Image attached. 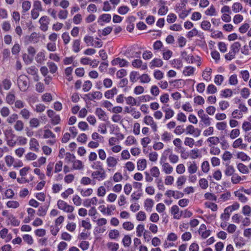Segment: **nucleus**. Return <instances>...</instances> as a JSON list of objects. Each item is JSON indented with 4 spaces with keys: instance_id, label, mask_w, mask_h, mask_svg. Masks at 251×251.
<instances>
[{
    "instance_id": "14",
    "label": "nucleus",
    "mask_w": 251,
    "mask_h": 251,
    "mask_svg": "<svg viewBox=\"0 0 251 251\" xmlns=\"http://www.w3.org/2000/svg\"><path fill=\"white\" fill-rule=\"evenodd\" d=\"M33 57H32L29 54H27L25 53L23 54V60L25 64H26V65L31 64L33 61Z\"/></svg>"
},
{
    "instance_id": "54",
    "label": "nucleus",
    "mask_w": 251,
    "mask_h": 251,
    "mask_svg": "<svg viewBox=\"0 0 251 251\" xmlns=\"http://www.w3.org/2000/svg\"><path fill=\"white\" fill-rule=\"evenodd\" d=\"M144 225L140 224L136 228V233L137 236L138 237H141L142 235V233L144 230Z\"/></svg>"
},
{
    "instance_id": "46",
    "label": "nucleus",
    "mask_w": 251,
    "mask_h": 251,
    "mask_svg": "<svg viewBox=\"0 0 251 251\" xmlns=\"http://www.w3.org/2000/svg\"><path fill=\"white\" fill-rule=\"evenodd\" d=\"M123 226L127 230H131L134 228V225L130 222H126L123 223Z\"/></svg>"
},
{
    "instance_id": "29",
    "label": "nucleus",
    "mask_w": 251,
    "mask_h": 251,
    "mask_svg": "<svg viewBox=\"0 0 251 251\" xmlns=\"http://www.w3.org/2000/svg\"><path fill=\"white\" fill-rule=\"evenodd\" d=\"M242 213L247 216H250L251 215V208L249 205H246L242 208Z\"/></svg>"
},
{
    "instance_id": "37",
    "label": "nucleus",
    "mask_w": 251,
    "mask_h": 251,
    "mask_svg": "<svg viewBox=\"0 0 251 251\" xmlns=\"http://www.w3.org/2000/svg\"><path fill=\"white\" fill-rule=\"evenodd\" d=\"M153 205V201L151 199H147L144 202V206L147 210L148 208L151 209Z\"/></svg>"
},
{
    "instance_id": "52",
    "label": "nucleus",
    "mask_w": 251,
    "mask_h": 251,
    "mask_svg": "<svg viewBox=\"0 0 251 251\" xmlns=\"http://www.w3.org/2000/svg\"><path fill=\"white\" fill-rule=\"evenodd\" d=\"M151 176L155 177H158L159 176V174H160V172H159L158 168L155 166L153 167L151 169Z\"/></svg>"
},
{
    "instance_id": "36",
    "label": "nucleus",
    "mask_w": 251,
    "mask_h": 251,
    "mask_svg": "<svg viewBox=\"0 0 251 251\" xmlns=\"http://www.w3.org/2000/svg\"><path fill=\"white\" fill-rule=\"evenodd\" d=\"M21 50V47L18 43H15L13 46L11 51L13 55L18 54Z\"/></svg>"
},
{
    "instance_id": "1",
    "label": "nucleus",
    "mask_w": 251,
    "mask_h": 251,
    "mask_svg": "<svg viewBox=\"0 0 251 251\" xmlns=\"http://www.w3.org/2000/svg\"><path fill=\"white\" fill-rule=\"evenodd\" d=\"M28 78L25 75H21L18 78L17 82L21 91L25 92L28 88Z\"/></svg>"
},
{
    "instance_id": "50",
    "label": "nucleus",
    "mask_w": 251,
    "mask_h": 251,
    "mask_svg": "<svg viewBox=\"0 0 251 251\" xmlns=\"http://www.w3.org/2000/svg\"><path fill=\"white\" fill-rule=\"evenodd\" d=\"M199 184L200 187L203 189H206L208 186V181L205 178H201L199 181Z\"/></svg>"
},
{
    "instance_id": "49",
    "label": "nucleus",
    "mask_w": 251,
    "mask_h": 251,
    "mask_svg": "<svg viewBox=\"0 0 251 251\" xmlns=\"http://www.w3.org/2000/svg\"><path fill=\"white\" fill-rule=\"evenodd\" d=\"M31 7V3L29 1H25L22 3V8L23 12H25L27 11Z\"/></svg>"
},
{
    "instance_id": "22",
    "label": "nucleus",
    "mask_w": 251,
    "mask_h": 251,
    "mask_svg": "<svg viewBox=\"0 0 251 251\" xmlns=\"http://www.w3.org/2000/svg\"><path fill=\"white\" fill-rule=\"evenodd\" d=\"M197 170L198 167L195 162H193L192 163H191L188 168V171L190 174L195 173L197 171Z\"/></svg>"
},
{
    "instance_id": "44",
    "label": "nucleus",
    "mask_w": 251,
    "mask_h": 251,
    "mask_svg": "<svg viewBox=\"0 0 251 251\" xmlns=\"http://www.w3.org/2000/svg\"><path fill=\"white\" fill-rule=\"evenodd\" d=\"M27 73L31 75H34L37 74L38 69L34 66H31L26 69Z\"/></svg>"
},
{
    "instance_id": "7",
    "label": "nucleus",
    "mask_w": 251,
    "mask_h": 251,
    "mask_svg": "<svg viewBox=\"0 0 251 251\" xmlns=\"http://www.w3.org/2000/svg\"><path fill=\"white\" fill-rule=\"evenodd\" d=\"M163 64V62L161 59L159 58H154L150 62V67H160Z\"/></svg>"
},
{
    "instance_id": "61",
    "label": "nucleus",
    "mask_w": 251,
    "mask_h": 251,
    "mask_svg": "<svg viewBox=\"0 0 251 251\" xmlns=\"http://www.w3.org/2000/svg\"><path fill=\"white\" fill-rule=\"evenodd\" d=\"M127 75L126 71L124 69H121L119 70L116 74L117 77L119 78H121L124 76H126Z\"/></svg>"
},
{
    "instance_id": "11",
    "label": "nucleus",
    "mask_w": 251,
    "mask_h": 251,
    "mask_svg": "<svg viewBox=\"0 0 251 251\" xmlns=\"http://www.w3.org/2000/svg\"><path fill=\"white\" fill-rule=\"evenodd\" d=\"M162 166L163 171L166 174H170L172 172L173 168L168 163H163Z\"/></svg>"
},
{
    "instance_id": "58",
    "label": "nucleus",
    "mask_w": 251,
    "mask_h": 251,
    "mask_svg": "<svg viewBox=\"0 0 251 251\" xmlns=\"http://www.w3.org/2000/svg\"><path fill=\"white\" fill-rule=\"evenodd\" d=\"M241 180L242 178L237 174H234L231 177V182L233 184H237Z\"/></svg>"
},
{
    "instance_id": "9",
    "label": "nucleus",
    "mask_w": 251,
    "mask_h": 251,
    "mask_svg": "<svg viewBox=\"0 0 251 251\" xmlns=\"http://www.w3.org/2000/svg\"><path fill=\"white\" fill-rule=\"evenodd\" d=\"M30 149L33 150L35 151H37L39 149L37 146H39V143L37 140L35 138H31L29 142Z\"/></svg>"
},
{
    "instance_id": "38",
    "label": "nucleus",
    "mask_w": 251,
    "mask_h": 251,
    "mask_svg": "<svg viewBox=\"0 0 251 251\" xmlns=\"http://www.w3.org/2000/svg\"><path fill=\"white\" fill-rule=\"evenodd\" d=\"M173 135L167 131L163 133L162 135V140L165 142H168L171 140Z\"/></svg>"
},
{
    "instance_id": "43",
    "label": "nucleus",
    "mask_w": 251,
    "mask_h": 251,
    "mask_svg": "<svg viewBox=\"0 0 251 251\" xmlns=\"http://www.w3.org/2000/svg\"><path fill=\"white\" fill-rule=\"evenodd\" d=\"M75 156L74 154H71L70 152H67L66 153L65 160L67 162H73L75 161Z\"/></svg>"
},
{
    "instance_id": "32",
    "label": "nucleus",
    "mask_w": 251,
    "mask_h": 251,
    "mask_svg": "<svg viewBox=\"0 0 251 251\" xmlns=\"http://www.w3.org/2000/svg\"><path fill=\"white\" fill-rule=\"evenodd\" d=\"M107 247L111 251H117L119 248V244L116 243L109 242L107 244Z\"/></svg>"
},
{
    "instance_id": "60",
    "label": "nucleus",
    "mask_w": 251,
    "mask_h": 251,
    "mask_svg": "<svg viewBox=\"0 0 251 251\" xmlns=\"http://www.w3.org/2000/svg\"><path fill=\"white\" fill-rule=\"evenodd\" d=\"M111 19V15L109 14H103L100 16V19H101L103 22L106 23L109 22Z\"/></svg>"
},
{
    "instance_id": "5",
    "label": "nucleus",
    "mask_w": 251,
    "mask_h": 251,
    "mask_svg": "<svg viewBox=\"0 0 251 251\" xmlns=\"http://www.w3.org/2000/svg\"><path fill=\"white\" fill-rule=\"evenodd\" d=\"M95 114L100 119L104 121L106 120V113L101 108H97L96 109Z\"/></svg>"
},
{
    "instance_id": "13",
    "label": "nucleus",
    "mask_w": 251,
    "mask_h": 251,
    "mask_svg": "<svg viewBox=\"0 0 251 251\" xmlns=\"http://www.w3.org/2000/svg\"><path fill=\"white\" fill-rule=\"evenodd\" d=\"M49 205L40 206L38 210L37 215L39 216H45L48 209Z\"/></svg>"
},
{
    "instance_id": "56",
    "label": "nucleus",
    "mask_w": 251,
    "mask_h": 251,
    "mask_svg": "<svg viewBox=\"0 0 251 251\" xmlns=\"http://www.w3.org/2000/svg\"><path fill=\"white\" fill-rule=\"evenodd\" d=\"M23 240L29 245H31L33 243L32 237L28 234L24 235L23 237Z\"/></svg>"
},
{
    "instance_id": "33",
    "label": "nucleus",
    "mask_w": 251,
    "mask_h": 251,
    "mask_svg": "<svg viewBox=\"0 0 251 251\" xmlns=\"http://www.w3.org/2000/svg\"><path fill=\"white\" fill-rule=\"evenodd\" d=\"M92 86V84L90 81H85L83 85V90L84 92H88L91 89Z\"/></svg>"
},
{
    "instance_id": "45",
    "label": "nucleus",
    "mask_w": 251,
    "mask_h": 251,
    "mask_svg": "<svg viewBox=\"0 0 251 251\" xmlns=\"http://www.w3.org/2000/svg\"><path fill=\"white\" fill-rule=\"evenodd\" d=\"M241 95L243 98H248L250 95V90L246 87L243 88L241 91Z\"/></svg>"
},
{
    "instance_id": "4",
    "label": "nucleus",
    "mask_w": 251,
    "mask_h": 251,
    "mask_svg": "<svg viewBox=\"0 0 251 251\" xmlns=\"http://www.w3.org/2000/svg\"><path fill=\"white\" fill-rule=\"evenodd\" d=\"M111 64L113 66L119 64L121 67H122L127 66L128 62L124 59L118 57L113 59L111 61Z\"/></svg>"
},
{
    "instance_id": "42",
    "label": "nucleus",
    "mask_w": 251,
    "mask_h": 251,
    "mask_svg": "<svg viewBox=\"0 0 251 251\" xmlns=\"http://www.w3.org/2000/svg\"><path fill=\"white\" fill-rule=\"evenodd\" d=\"M224 81V77L222 75H217L214 78V82L217 85H221Z\"/></svg>"
},
{
    "instance_id": "51",
    "label": "nucleus",
    "mask_w": 251,
    "mask_h": 251,
    "mask_svg": "<svg viewBox=\"0 0 251 251\" xmlns=\"http://www.w3.org/2000/svg\"><path fill=\"white\" fill-rule=\"evenodd\" d=\"M48 64L50 69V72L52 74L55 73L57 70V67L55 65V64L53 62H49Z\"/></svg>"
},
{
    "instance_id": "34",
    "label": "nucleus",
    "mask_w": 251,
    "mask_h": 251,
    "mask_svg": "<svg viewBox=\"0 0 251 251\" xmlns=\"http://www.w3.org/2000/svg\"><path fill=\"white\" fill-rule=\"evenodd\" d=\"M20 114L22 115V117L25 120H28L30 117V112L27 109H23L21 111Z\"/></svg>"
},
{
    "instance_id": "19",
    "label": "nucleus",
    "mask_w": 251,
    "mask_h": 251,
    "mask_svg": "<svg viewBox=\"0 0 251 251\" xmlns=\"http://www.w3.org/2000/svg\"><path fill=\"white\" fill-rule=\"evenodd\" d=\"M147 166L146 160L145 159L139 160L137 162V169L138 170H144Z\"/></svg>"
},
{
    "instance_id": "25",
    "label": "nucleus",
    "mask_w": 251,
    "mask_h": 251,
    "mask_svg": "<svg viewBox=\"0 0 251 251\" xmlns=\"http://www.w3.org/2000/svg\"><path fill=\"white\" fill-rule=\"evenodd\" d=\"M73 50L74 52H78L80 51V40L76 39L74 40L73 45Z\"/></svg>"
},
{
    "instance_id": "40",
    "label": "nucleus",
    "mask_w": 251,
    "mask_h": 251,
    "mask_svg": "<svg viewBox=\"0 0 251 251\" xmlns=\"http://www.w3.org/2000/svg\"><path fill=\"white\" fill-rule=\"evenodd\" d=\"M73 168L76 170L82 169L83 165L82 162L78 160H75L73 162Z\"/></svg>"
},
{
    "instance_id": "18",
    "label": "nucleus",
    "mask_w": 251,
    "mask_h": 251,
    "mask_svg": "<svg viewBox=\"0 0 251 251\" xmlns=\"http://www.w3.org/2000/svg\"><path fill=\"white\" fill-rule=\"evenodd\" d=\"M39 40L38 34L35 32H32L28 37L29 41L34 43H37Z\"/></svg>"
},
{
    "instance_id": "3",
    "label": "nucleus",
    "mask_w": 251,
    "mask_h": 251,
    "mask_svg": "<svg viewBox=\"0 0 251 251\" xmlns=\"http://www.w3.org/2000/svg\"><path fill=\"white\" fill-rule=\"evenodd\" d=\"M106 176L105 171H95L92 174V176L93 178L99 180L104 179L105 178Z\"/></svg>"
},
{
    "instance_id": "28",
    "label": "nucleus",
    "mask_w": 251,
    "mask_h": 251,
    "mask_svg": "<svg viewBox=\"0 0 251 251\" xmlns=\"http://www.w3.org/2000/svg\"><path fill=\"white\" fill-rule=\"evenodd\" d=\"M221 95L224 98L230 97L232 95V91L230 89H226L221 91Z\"/></svg>"
},
{
    "instance_id": "15",
    "label": "nucleus",
    "mask_w": 251,
    "mask_h": 251,
    "mask_svg": "<svg viewBox=\"0 0 251 251\" xmlns=\"http://www.w3.org/2000/svg\"><path fill=\"white\" fill-rule=\"evenodd\" d=\"M226 169L225 171V174L227 176H231L234 174L235 172V170L232 166L228 165V164H226Z\"/></svg>"
},
{
    "instance_id": "62",
    "label": "nucleus",
    "mask_w": 251,
    "mask_h": 251,
    "mask_svg": "<svg viewBox=\"0 0 251 251\" xmlns=\"http://www.w3.org/2000/svg\"><path fill=\"white\" fill-rule=\"evenodd\" d=\"M217 90V88L213 84H210L208 86L206 91L209 94H214Z\"/></svg>"
},
{
    "instance_id": "27",
    "label": "nucleus",
    "mask_w": 251,
    "mask_h": 251,
    "mask_svg": "<svg viewBox=\"0 0 251 251\" xmlns=\"http://www.w3.org/2000/svg\"><path fill=\"white\" fill-rule=\"evenodd\" d=\"M14 128L16 131H21L24 128V123L21 120H18L16 121L15 125H14Z\"/></svg>"
},
{
    "instance_id": "10",
    "label": "nucleus",
    "mask_w": 251,
    "mask_h": 251,
    "mask_svg": "<svg viewBox=\"0 0 251 251\" xmlns=\"http://www.w3.org/2000/svg\"><path fill=\"white\" fill-rule=\"evenodd\" d=\"M237 167L239 171L242 174H246L249 173V170L248 167L243 163H239Z\"/></svg>"
},
{
    "instance_id": "41",
    "label": "nucleus",
    "mask_w": 251,
    "mask_h": 251,
    "mask_svg": "<svg viewBox=\"0 0 251 251\" xmlns=\"http://www.w3.org/2000/svg\"><path fill=\"white\" fill-rule=\"evenodd\" d=\"M198 35L199 36H201V35L198 34V31L196 28H193L192 30L189 31L186 35V36L188 38H191L194 36Z\"/></svg>"
},
{
    "instance_id": "23",
    "label": "nucleus",
    "mask_w": 251,
    "mask_h": 251,
    "mask_svg": "<svg viewBox=\"0 0 251 251\" xmlns=\"http://www.w3.org/2000/svg\"><path fill=\"white\" fill-rule=\"evenodd\" d=\"M237 158L241 159L242 161H249L251 158L243 152H238L237 154Z\"/></svg>"
},
{
    "instance_id": "8",
    "label": "nucleus",
    "mask_w": 251,
    "mask_h": 251,
    "mask_svg": "<svg viewBox=\"0 0 251 251\" xmlns=\"http://www.w3.org/2000/svg\"><path fill=\"white\" fill-rule=\"evenodd\" d=\"M118 90L116 87L113 88L111 90L106 91L104 93V96L106 98L109 99L113 97V96L117 94Z\"/></svg>"
},
{
    "instance_id": "48",
    "label": "nucleus",
    "mask_w": 251,
    "mask_h": 251,
    "mask_svg": "<svg viewBox=\"0 0 251 251\" xmlns=\"http://www.w3.org/2000/svg\"><path fill=\"white\" fill-rule=\"evenodd\" d=\"M237 75L235 74L231 75L229 79V83L230 85H235L238 83Z\"/></svg>"
},
{
    "instance_id": "16",
    "label": "nucleus",
    "mask_w": 251,
    "mask_h": 251,
    "mask_svg": "<svg viewBox=\"0 0 251 251\" xmlns=\"http://www.w3.org/2000/svg\"><path fill=\"white\" fill-rule=\"evenodd\" d=\"M77 190L80 192L81 195L83 197H87L91 195L93 193V189L91 188H88L85 191H84L82 189L77 188Z\"/></svg>"
},
{
    "instance_id": "63",
    "label": "nucleus",
    "mask_w": 251,
    "mask_h": 251,
    "mask_svg": "<svg viewBox=\"0 0 251 251\" xmlns=\"http://www.w3.org/2000/svg\"><path fill=\"white\" fill-rule=\"evenodd\" d=\"M194 101L199 105H201L204 103V100L201 96H198L194 98Z\"/></svg>"
},
{
    "instance_id": "47",
    "label": "nucleus",
    "mask_w": 251,
    "mask_h": 251,
    "mask_svg": "<svg viewBox=\"0 0 251 251\" xmlns=\"http://www.w3.org/2000/svg\"><path fill=\"white\" fill-rule=\"evenodd\" d=\"M201 27L204 30H209L211 27V24L207 21H204L201 24Z\"/></svg>"
},
{
    "instance_id": "55",
    "label": "nucleus",
    "mask_w": 251,
    "mask_h": 251,
    "mask_svg": "<svg viewBox=\"0 0 251 251\" xmlns=\"http://www.w3.org/2000/svg\"><path fill=\"white\" fill-rule=\"evenodd\" d=\"M6 101L9 104H12L15 100V96L14 94H9L6 97Z\"/></svg>"
},
{
    "instance_id": "31",
    "label": "nucleus",
    "mask_w": 251,
    "mask_h": 251,
    "mask_svg": "<svg viewBox=\"0 0 251 251\" xmlns=\"http://www.w3.org/2000/svg\"><path fill=\"white\" fill-rule=\"evenodd\" d=\"M171 212L173 215H174L175 219H179V216L177 217L176 215L179 212V208L176 205H174L171 207Z\"/></svg>"
},
{
    "instance_id": "20",
    "label": "nucleus",
    "mask_w": 251,
    "mask_h": 251,
    "mask_svg": "<svg viewBox=\"0 0 251 251\" xmlns=\"http://www.w3.org/2000/svg\"><path fill=\"white\" fill-rule=\"evenodd\" d=\"M195 69L191 66L186 67L183 72V73L185 75H190L193 74Z\"/></svg>"
},
{
    "instance_id": "6",
    "label": "nucleus",
    "mask_w": 251,
    "mask_h": 251,
    "mask_svg": "<svg viewBox=\"0 0 251 251\" xmlns=\"http://www.w3.org/2000/svg\"><path fill=\"white\" fill-rule=\"evenodd\" d=\"M241 46V44L239 42H234L231 45L230 51H231L233 54L236 55L237 53L239 52Z\"/></svg>"
},
{
    "instance_id": "39",
    "label": "nucleus",
    "mask_w": 251,
    "mask_h": 251,
    "mask_svg": "<svg viewBox=\"0 0 251 251\" xmlns=\"http://www.w3.org/2000/svg\"><path fill=\"white\" fill-rule=\"evenodd\" d=\"M45 55L43 52L40 51L35 57L36 61L39 63H42L44 60Z\"/></svg>"
},
{
    "instance_id": "59",
    "label": "nucleus",
    "mask_w": 251,
    "mask_h": 251,
    "mask_svg": "<svg viewBox=\"0 0 251 251\" xmlns=\"http://www.w3.org/2000/svg\"><path fill=\"white\" fill-rule=\"evenodd\" d=\"M18 119V116L17 114H13L10 117H9L6 121L7 122L10 124H13L14 122H15Z\"/></svg>"
},
{
    "instance_id": "17",
    "label": "nucleus",
    "mask_w": 251,
    "mask_h": 251,
    "mask_svg": "<svg viewBox=\"0 0 251 251\" xmlns=\"http://www.w3.org/2000/svg\"><path fill=\"white\" fill-rule=\"evenodd\" d=\"M120 236L119 231L117 229H112L110 230L108 236L111 239H115Z\"/></svg>"
},
{
    "instance_id": "30",
    "label": "nucleus",
    "mask_w": 251,
    "mask_h": 251,
    "mask_svg": "<svg viewBox=\"0 0 251 251\" xmlns=\"http://www.w3.org/2000/svg\"><path fill=\"white\" fill-rule=\"evenodd\" d=\"M5 161L8 167H11L14 162V158L11 155H7L5 157Z\"/></svg>"
},
{
    "instance_id": "64",
    "label": "nucleus",
    "mask_w": 251,
    "mask_h": 251,
    "mask_svg": "<svg viewBox=\"0 0 251 251\" xmlns=\"http://www.w3.org/2000/svg\"><path fill=\"white\" fill-rule=\"evenodd\" d=\"M30 126L32 127H36L39 125V121L38 119L34 118L29 121Z\"/></svg>"
},
{
    "instance_id": "21",
    "label": "nucleus",
    "mask_w": 251,
    "mask_h": 251,
    "mask_svg": "<svg viewBox=\"0 0 251 251\" xmlns=\"http://www.w3.org/2000/svg\"><path fill=\"white\" fill-rule=\"evenodd\" d=\"M126 102L127 104L131 105V106L139 105V103H137L136 100L131 96H129L126 99Z\"/></svg>"
},
{
    "instance_id": "35",
    "label": "nucleus",
    "mask_w": 251,
    "mask_h": 251,
    "mask_svg": "<svg viewBox=\"0 0 251 251\" xmlns=\"http://www.w3.org/2000/svg\"><path fill=\"white\" fill-rule=\"evenodd\" d=\"M125 247H129L131 243V239L129 235H125L122 241Z\"/></svg>"
},
{
    "instance_id": "57",
    "label": "nucleus",
    "mask_w": 251,
    "mask_h": 251,
    "mask_svg": "<svg viewBox=\"0 0 251 251\" xmlns=\"http://www.w3.org/2000/svg\"><path fill=\"white\" fill-rule=\"evenodd\" d=\"M67 204V202L61 200H58L57 201L58 208L63 211L65 209Z\"/></svg>"
},
{
    "instance_id": "12",
    "label": "nucleus",
    "mask_w": 251,
    "mask_h": 251,
    "mask_svg": "<svg viewBox=\"0 0 251 251\" xmlns=\"http://www.w3.org/2000/svg\"><path fill=\"white\" fill-rule=\"evenodd\" d=\"M106 163L109 167H114L117 164V159L112 156H109L107 158Z\"/></svg>"
},
{
    "instance_id": "24",
    "label": "nucleus",
    "mask_w": 251,
    "mask_h": 251,
    "mask_svg": "<svg viewBox=\"0 0 251 251\" xmlns=\"http://www.w3.org/2000/svg\"><path fill=\"white\" fill-rule=\"evenodd\" d=\"M235 196L239 198V200L243 203L246 202L248 201V198L242 193L238 191L234 192Z\"/></svg>"
},
{
    "instance_id": "2",
    "label": "nucleus",
    "mask_w": 251,
    "mask_h": 251,
    "mask_svg": "<svg viewBox=\"0 0 251 251\" xmlns=\"http://www.w3.org/2000/svg\"><path fill=\"white\" fill-rule=\"evenodd\" d=\"M102 97V94L99 91H95L92 93H88L84 95V100L86 101L85 98L90 100H93L95 99L100 100Z\"/></svg>"
},
{
    "instance_id": "53",
    "label": "nucleus",
    "mask_w": 251,
    "mask_h": 251,
    "mask_svg": "<svg viewBox=\"0 0 251 251\" xmlns=\"http://www.w3.org/2000/svg\"><path fill=\"white\" fill-rule=\"evenodd\" d=\"M43 137L44 138H49L50 137L54 138L55 136L51 130L49 129H46L44 130V134Z\"/></svg>"
},
{
    "instance_id": "26",
    "label": "nucleus",
    "mask_w": 251,
    "mask_h": 251,
    "mask_svg": "<svg viewBox=\"0 0 251 251\" xmlns=\"http://www.w3.org/2000/svg\"><path fill=\"white\" fill-rule=\"evenodd\" d=\"M232 9L234 12L238 13L242 10L243 7L240 3L235 2L232 5Z\"/></svg>"
}]
</instances>
